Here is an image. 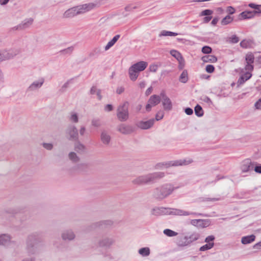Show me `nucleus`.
Returning a JSON list of instances; mask_svg holds the SVG:
<instances>
[{"instance_id":"nucleus-28","label":"nucleus","mask_w":261,"mask_h":261,"mask_svg":"<svg viewBox=\"0 0 261 261\" xmlns=\"http://www.w3.org/2000/svg\"><path fill=\"white\" fill-rule=\"evenodd\" d=\"M186 237H187V241L190 244L194 241L197 240L200 237V234L198 232H194L192 233L190 235L186 236Z\"/></svg>"},{"instance_id":"nucleus-17","label":"nucleus","mask_w":261,"mask_h":261,"mask_svg":"<svg viewBox=\"0 0 261 261\" xmlns=\"http://www.w3.org/2000/svg\"><path fill=\"white\" fill-rule=\"evenodd\" d=\"M147 65L148 63L146 62L140 61L133 64L131 66L138 72H140L144 70L147 67Z\"/></svg>"},{"instance_id":"nucleus-19","label":"nucleus","mask_w":261,"mask_h":261,"mask_svg":"<svg viewBox=\"0 0 261 261\" xmlns=\"http://www.w3.org/2000/svg\"><path fill=\"white\" fill-rule=\"evenodd\" d=\"M75 238V234L71 230H67L62 233V238L63 240L71 241Z\"/></svg>"},{"instance_id":"nucleus-61","label":"nucleus","mask_w":261,"mask_h":261,"mask_svg":"<svg viewBox=\"0 0 261 261\" xmlns=\"http://www.w3.org/2000/svg\"><path fill=\"white\" fill-rule=\"evenodd\" d=\"M186 114L188 115H191L193 113V110L190 108H187L185 110Z\"/></svg>"},{"instance_id":"nucleus-47","label":"nucleus","mask_w":261,"mask_h":261,"mask_svg":"<svg viewBox=\"0 0 261 261\" xmlns=\"http://www.w3.org/2000/svg\"><path fill=\"white\" fill-rule=\"evenodd\" d=\"M239 41V38L235 35H232L229 38V42L231 43H237Z\"/></svg>"},{"instance_id":"nucleus-6","label":"nucleus","mask_w":261,"mask_h":261,"mask_svg":"<svg viewBox=\"0 0 261 261\" xmlns=\"http://www.w3.org/2000/svg\"><path fill=\"white\" fill-rule=\"evenodd\" d=\"M128 103L126 101L120 105L117 109V117L121 122L126 121L129 117Z\"/></svg>"},{"instance_id":"nucleus-41","label":"nucleus","mask_w":261,"mask_h":261,"mask_svg":"<svg viewBox=\"0 0 261 261\" xmlns=\"http://www.w3.org/2000/svg\"><path fill=\"white\" fill-rule=\"evenodd\" d=\"M245 60L246 63L253 64L254 61V57L252 53L247 54L246 55Z\"/></svg>"},{"instance_id":"nucleus-11","label":"nucleus","mask_w":261,"mask_h":261,"mask_svg":"<svg viewBox=\"0 0 261 261\" xmlns=\"http://www.w3.org/2000/svg\"><path fill=\"white\" fill-rule=\"evenodd\" d=\"M44 82L43 78H40L38 81L33 82L27 89V92H31L38 90L43 85Z\"/></svg>"},{"instance_id":"nucleus-55","label":"nucleus","mask_w":261,"mask_h":261,"mask_svg":"<svg viewBox=\"0 0 261 261\" xmlns=\"http://www.w3.org/2000/svg\"><path fill=\"white\" fill-rule=\"evenodd\" d=\"M92 125L95 127H98L100 125V122L99 119H93L92 120Z\"/></svg>"},{"instance_id":"nucleus-53","label":"nucleus","mask_w":261,"mask_h":261,"mask_svg":"<svg viewBox=\"0 0 261 261\" xmlns=\"http://www.w3.org/2000/svg\"><path fill=\"white\" fill-rule=\"evenodd\" d=\"M254 67L252 63H246V64L245 67V69L246 70L248 71H252L253 70Z\"/></svg>"},{"instance_id":"nucleus-1","label":"nucleus","mask_w":261,"mask_h":261,"mask_svg":"<svg viewBox=\"0 0 261 261\" xmlns=\"http://www.w3.org/2000/svg\"><path fill=\"white\" fill-rule=\"evenodd\" d=\"M165 174L162 172H156L142 175L134 178L132 182L136 185H144L152 184L159 179L163 178Z\"/></svg>"},{"instance_id":"nucleus-64","label":"nucleus","mask_w":261,"mask_h":261,"mask_svg":"<svg viewBox=\"0 0 261 261\" xmlns=\"http://www.w3.org/2000/svg\"><path fill=\"white\" fill-rule=\"evenodd\" d=\"M124 91V88L122 87H118L116 90V92L118 94L122 93Z\"/></svg>"},{"instance_id":"nucleus-48","label":"nucleus","mask_w":261,"mask_h":261,"mask_svg":"<svg viewBox=\"0 0 261 261\" xmlns=\"http://www.w3.org/2000/svg\"><path fill=\"white\" fill-rule=\"evenodd\" d=\"M86 166L87 165L85 163H81L77 164L74 168L76 170L83 171Z\"/></svg>"},{"instance_id":"nucleus-32","label":"nucleus","mask_w":261,"mask_h":261,"mask_svg":"<svg viewBox=\"0 0 261 261\" xmlns=\"http://www.w3.org/2000/svg\"><path fill=\"white\" fill-rule=\"evenodd\" d=\"M179 81L182 83H186L188 81V74L186 70H184L179 76Z\"/></svg>"},{"instance_id":"nucleus-4","label":"nucleus","mask_w":261,"mask_h":261,"mask_svg":"<svg viewBox=\"0 0 261 261\" xmlns=\"http://www.w3.org/2000/svg\"><path fill=\"white\" fill-rule=\"evenodd\" d=\"M21 53V50L18 47L0 49V62L13 59Z\"/></svg>"},{"instance_id":"nucleus-7","label":"nucleus","mask_w":261,"mask_h":261,"mask_svg":"<svg viewBox=\"0 0 261 261\" xmlns=\"http://www.w3.org/2000/svg\"><path fill=\"white\" fill-rule=\"evenodd\" d=\"M66 134L69 140L76 141L79 140L78 131L76 126L74 125L70 124L68 126L66 129Z\"/></svg>"},{"instance_id":"nucleus-5","label":"nucleus","mask_w":261,"mask_h":261,"mask_svg":"<svg viewBox=\"0 0 261 261\" xmlns=\"http://www.w3.org/2000/svg\"><path fill=\"white\" fill-rule=\"evenodd\" d=\"M39 241V237L37 233H32L29 235L27 241V250L29 255H33L37 252V248L35 245Z\"/></svg>"},{"instance_id":"nucleus-52","label":"nucleus","mask_w":261,"mask_h":261,"mask_svg":"<svg viewBox=\"0 0 261 261\" xmlns=\"http://www.w3.org/2000/svg\"><path fill=\"white\" fill-rule=\"evenodd\" d=\"M42 145L44 148L48 150H51L53 148V145L51 143H43Z\"/></svg>"},{"instance_id":"nucleus-58","label":"nucleus","mask_w":261,"mask_h":261,"mask_svg":"<svg viewBox=\"0 0 261 261\" xmlns=\"http://www.w3.org/2000/svg\"><path fill=\"white\" fill-rule=\"evenodd\" d=\"M242 76L244 77L245 80L247 81L251 78L252 74L249 72H246L244 74L242 75Z\"/></svg>"},{"instance_id":"nucleus-16","label":"nucleus","mask_w":261,"mask_h":261,"mask_svg":"<svg viewBox=\"0 0 261 261\" xmlns=\"http://www.w3.org/2000/svg\"><path fill=\"white\" fill-rule=\"evenodd\" d=\"M155 122L154 119H150L147 121H141L138 122L137 126L143 129H147L152 127Z\"/></svg>"},{"instance_id":"nucleus-2","label":"nucleus","mask_w":261,"mask_h":261,"mask_svg":"<svg viewBox=\"0 0 261 261\" xmlns=\"http://www.w3.org/2000/svg\"><path fill=\"white\" fill-rule=\"evenodd\" d=\"M151 214L154 216H161L164 215H174L179 216H188L190 215H201L200 214H197L195 213L189 212L179 209L166 208L163 207H156L152 209Z\"/></svg>"},{"instance_id":"nucleus-24","label":"nucleus","mask_w":261,"mask_h":261,"mask_svg":"<svg viewBox=\"0 0 261 261\" xmlns=\"http://www.w3.org/2000/svg\"><path fill=\"white\" fill-rule=\"evenodd\" d=\"M11 237L7 234L0 235V245H6L9 244L11 241Z\"/></svg>"},{"instance_id":"nucleus-12","label":"nucleus","mask_w":261,"mask_h":261,"mask_svg":"<svg viewBox=\"0 0 261 261\" xmlns=\"http://www.w3.org/2000/svg\"><path fill=\"white\" fill-rule=\"evenodd\" d=\"M254 163L252 162L251 160L247 159L243 161L241 169L243 173L252 171L254 168Z\"/></svg>"},{"instance_id":"nucleus-8","label":"nucleus","mask_w":261,"mask_h":261,"mask_svg":"<svg viewBox=\"0 0 261 261\" xmlns=\"http://www.w3.org/2000/svg\"><path fill=\"white\" fill-rule=\"evenodd\" d=\"M193 160L192 159H180L169 161L165 163V165L167 167H170L172 166H186L191 164Z\"/></svg>"},{"instance_id":"nucleus-31","label":"nucleus","mask_w":261,"mask_h":261,"mask_svg":"<svg viewBox=\"0 0 261 261\" xmlns=\"http://www.w3.org/2000/svg\"><path fill=\"white\" fill-rule=\"evenodd\" d=\"M177 245L178 246L182 247L189 245L187 238L186 236L180 237L177 241Z\"/></svg>"},{"instance_id":"nucleus-26","label":"nucleus","mask_w":261,"mask_h":261,"mask_svg":"<svg viewBox=\"0 0 261 261\" xmlns=\"http://www.w3.org/2000/svg\"><path fill=\"white\" fill-rule=\"evenodd\" d=\"M202 61L204 63H216L217 61V58L214 55H207L202 57Z\"/></svg>"},{"instance_id":"nucleus-60","label":"nucleus","mask_w":261,"mask_h":261,"mask_svg":"<svg viewBox=\"0 0 261 261\" xmlns=\"http://www.w3.org/2000/svg\"><path fill=\"white\" fill-rule=\"evenodd\" d=\"M254 170L255 172L261 173V164L256 165V166L254 167Z\"/></svg>"},{"instance_id":"nucleus-34","label":"nucleus","mask_w":261,"mask_h":261,"mask_svg":"<svg viewBox=\"0 0 261 261\" xmlns=\"http://www.w3.org/2000/svg\"><path fill=\"white\" fill-rule=\"evenodd\" d=\"M138 252L142 256H147L150 254V251L148 247H143L140 249Z\"/></svg>"},{"instance_id":"nucleus-10","label":"nucleus","mask_w":261,"mask_h":261,"mask_svg":"<svg viewBox=\"0 0 261 261\" xmlns=\"http://www.w3.org/2000/svg\"><path fill=\"white\" fill-rule=\"evenodd\" d=\"M160 96L164 109L165 111H170L172 108V105L170 98L166 95L164 91H162L160 93Z\"/></svg>"},{"instance_id":"nucleus-40","label":"nucleus","mask_w":261,"mask_h":261,"mask_svg":"<svg viewBox=\"0 0 261 261\" xmlns=\"http://www.w3.org/2000/svg\"><path fill=\"white\" fill-rule=\"evenodd\" d=\"M214 242L207 243V244H205L204 245H203L202 246H201L199 250L201 251H206V250H209V249L212 248L214 247Z\"/></svg>"},{"instance_id":"nucleus-23","label":"nucleus","mask_w":261,"mask_h":261,"mask_svg":"<svg viewBox=\"0 0 261 261\" xmlns=\"http://www.w3.org/2000/svg\"><path fill=\"white\" fill-rule=\"evenodd\" d=\"M100 139L105 145H108L111 141V137L107 132L102 131L101 133Z\"/></svg>"},{"instance_id":"nucleus-35","label":"nucleus","mask_w":261,"mask_h":261,"mask_svg":"<svg viewBox=\"0 0 261 261\" xmlns=\"http://www.w3.org/2000/svg\"><path fill=\"white\" fill-rule=\"evenodd\" d=\"M248 6L254 9V13H261V5H256L254 3H250Z\"/></svg>"},{"instance_id":"nucleus-56","label":"nucleus","mask_w":261,"mask_h":261,"mask_svg":"<svg viewBox=\"0 0 261 261\" xmlns=\"http://www.w3.org/2000/svg\"><path fill=\"white\" fill-rule=\"evenodd\" d=\"M104 110L106 112H110L113 110V107L111 104H107L105 106Z\"/></svg>"},{"instance_id":"nucleus-20","label":"nucleus","mask_w":261,"mask_h":261,"mask_svg":"<svg viewBox=\"0 0 261 261\" xmlns=\"http://www.w3.org/2000/svg\"><path fill=\"white\" fill-rule=\"evenodd\" d=\"M33 22L32 18L25 19L20 24L17 26V30H23L31 26Z\"/></svg>"},{"instance_id":"nucleus-51","label":"nucleus","mask_w":261,"mask_h":261,"mask_svg":"<svg viewBox=\"0 0 261 261\" xmlns=\"http://www.w3.org/2000/svg\"><path fill=\"white\" fill-rule=\"evenodd\" d=\"M215 236L213 235H211V236H208L205 239L204 242L207 243H212V242H213V241L215 240Z\"/></svg>"},{"instance_id":"nucleus-62","label":"nucleus","mask_w":261,"mask_h":261,"mask_svg":"<svg viewBox=\"0 0 261 261\" xmlns=\"http://www.w3.org/2000/svg\"><path fill=\"white\" fill-rule=\"evenodd\" d=\"M254 106L257 109H261V98L255 103Z\"/></svg>"},{"instance_id":"nucleus-9","label":"nucleus","mask_w":261,"mask_h":261,"mask_svg":"<svg viewBox=\"0 0 261 261\" xmlns=\"http://www.w3.org/2000/svg\"><path fill=\"white\" fill-rule=\"evenodd\" d=\"M82 14L79 6L73 7L66 10L63 14V17L66 18H72Z\"/></svg>"},{"instance_id":"nucleus-36","label":"nucleus","mask_w":261,"mask_h":261,"mask_svg":"<svg viewBox=\"0 0 261 261\" xmlns=\"http://www.w3.org/2000/svg\"><path fill=\"white\" fill-rule=\"evenodd\" d=\"M240 16L243 19H248L253 17V14L251 11H244L240 13Z\"/></svg>"},{"instance_id":"nucleus-39","label":"nucleus","mask_w":261,"mask_h":261,"mask_svg":"<svg viewBox=\"0 0 261 261\" xmlns=\"http://www.w3.org/2000/svg\"><path fill=\"white\" fill-rule=\"evenodd\" d=\"M177 35L178 34L176 33L163 30L161 32V33L159 35V36H177Z\"/></svg>"},{"instance_id":"nucleus-14","label":"nucleus","mask_w":261,"mask_h":261,"mask_svg":"<svg viewBox=\"0 0 261 261\" xmlns=\"http://www.w3.org/2000/svg\"><path fill=\"white\" fill-rule=\"evenodd\" d=\"M114 241L112 238L103 237L98 241V246L105 248H109L114 243Z\"/></svg>"},{"instance_id":"nucleus-13","label":"nucleus","mask_w":261,"mask_h":261,"mask_svg":"<svg viewBox=\"0 0 261 261\" xmlns=\"http://www.w3.org/2000/svg\"><path fill=\"white\" fill-rule=\"evenodd\" d=\"M117 130L122 134L129 135L134 132L135 128L132 125L121 124L117 126Z\"/></svg>"},{"instance_id":"nucleus-29","label":"nucleus","mask_w":261,"mask_h":261,"mask_svg":"<svg viewBox=\"0 0 261 261\" xmlns=\"http://www.w3.org/2000/svg\"><path fill=\"white\" fill-rule=\"evenodd\" d=\"M120 35H115L111 40H110L107 44L105 47V50H108L110 47L113 46L115 43L118 41V40L120 38Z\"/></svg>"},{"instance_id":"nucleus-15","label":"nucleus","mask_w":261,"mask_h":261,"mask_svg":"<svg viewBox=\"0 0 261 261\" xmlns=\"http://www.w3.org/2000/svg\"><path fill=\"white\" fill-rule=\"evenodd\" d=\"M100 6L99 3L98 2L96 3H90L88 4H83L80 5L81 11L82 12V14L85 12H88L91 10L95 9V8L99 7Z\"/></svg>"},{"instance_id":"nucleus-22","label":"nucleus","mask_w":261,"mask_h":261,"mask_svg":"<svg viewBox=\"0 0 261 261\" xmlns=\"http://www.w3.org/2000/svg\"><path fill=\"white\" fill-rule=\"evenodd\" d=\"M161 101V96L153 95L151 96L148 99L149 102L152 107H154L159 104Z\"/></svg>"},{"instance_id":"nucleus-21","label":"nucleus","mask_w":261,"mask_h":261,"mask_svg":"<svg viewBox=\"0 0 261 261\" xmlns=\"http://www.w3.org/2000/svg\"><path fill=\"white\" fill-rule=\"evenodd\" d=\"M74 147L75 151L79 153L82 154L86 151V146L79 141H77L75 143Z\"/></svg>"},{"instance_id":"nucleus-59","label":"nucleus","mask_w":261,"mask_h":261,"mask_svg":"<svg viewBox=\"0 0 261 261\" xmlns=\"http://www.w3.org/2000/svg\"><path fill=\"white\" fill-rule=\"evenodd\" d=\"M227 12L229 15L234 13L235 9L231 6H229L227 8Z\"/></svg>"},{"instance_id":"nucleus-57","label":"nucleus","mask_w":261,"mask_h":261,"mask_svg":"<svg viewBox=\"0 0 261 261\" xmlns=\"http://www.w3.org/2000/svg\"><path fill=\"white\" fill-rule=\"evenodd\" d=\"M158 66L155 64H152L149 66V70L151 72H155L158 69Z\"/></svg>"},{"instance_id":"nucleus-30","label":"nucleus","mask_w":261,"mask_h":261,"mask_svg":"<svg viewBox=\"0 0 261 261\" xmlns=\"http://www.w3.org/2000/svg\"><path fill=\"white\" fill-rule=\"evenodd\" d=\"M69 159L73 163H77L80 161V158L74 152H70L68 154Z\"/></svg>"},{"instance_id":"nucleus-27","label":"nucleus","mask_w":261,"mask_h":261,"mask_svg":"<svg viewBox=\"0 0 261 261\" xmlns=\"http://www.w3.org/2000/svg\"><path fill=\"white\" fill-rule=\"evenodd\" d=\"M255 239V236L254 234L245 236L242 238L241 242L243 244H248L253 242Z\"/></svg>"},{"instance_id":"nucleus-42","label":"nucleus","mask_w":261,"mask_h":261,"mask_svg":"<svg viewBox=\"0 0 261 261\" xmlns=\"http://www.w3.org/2000/svg\"><path fill=\"white\" fill-rule=\"evenodd\" d=\"M209 225V221L207 220L199 219L198 227H206Z\"/></svg>"},{"instance_id":"nucleus-54","label":"nucleus","mask_w":261,"mask_h":261,"mask_svg":"<svg viewBox=\"0 0 261 261\" xmlns=\"http://www.w3.org/2000/svg\"><path fill=\"white\" fill-rule=\"evenodd\" d=\"M246 80L244 79V77H243L242 75L239 77V79L238 80L237 82V86L238 87L240 86V85L243 84Z\"/></svg>"},{"instance_id":"nucleus-46","label":"nucleus","mask_w":261,"mask_h":261,"mask_svg":"<svg viewBox=\"0 0 261 261\" xmlns=\"http://www.w3.org/2000/svg\"><path fill=\"white\" fill-rule=\"evenodd\" d=\"M212 51V49L208 46H204L202 48L201 51L205 54H210Z\"/></svg>"},{"instance_id":"nucleus-43","label":"nucleus","mask_w":261,"mask_h":261,"mask_svg":"<svg viewBox=\"0 0 261 261\" xmlns=\"http://www.w3.org/2000/svg\"><path fill=\"white\" fill-rule=\"evenodd\" d=\"M164 233L168 237H173L177 234V233L172 230L166 229L164 230Z\"/></svg>"},{"instance_id":"nucleus-37","label":"nucleus","mask_w":261,"mask_h":261,"mask_svg":"<svg viewBox=\"0 0 261 261\" xmlns=\"http://www.w3.org/2000/svg\"><path fill=\"white\" fill-rule=\"evenodd\" d=\"M194 111L195 115L198 117H201L203 116V111L200 105H197L194 108Z\"/></svg>"},{"instance_id":"nucleus-18","label":"nucleus","mask_w":261,"mask_h":261,"mask_svg":"<svg viewBox=\"0 0 261 261\" xmlns=\"http://www.w3.org/2000/svg\"><path fill=\"white\" fill-rule=\"evenodd\" d=\"M113 221L110 220H103L99 222L95 223L92 224V228H95L97 227H105L111 226L113 224Z\"/></svg>"},{"instance_id":"nucleus-50","label":"nucleus","mask_w":261,"mask_h":261,"mask_svg":"<svg viewBox=\"0 0 261 261\" xmlns=\"http://www.w3.org/2000/svg\"><path fill=\"white\" fill-rule=\"evenodd\" d=\"M164 117V112L162 111H160L157 112L155 115V120L159 121L161 120Z\"/></svg>"},{"instance_id":"nucleus-3","label":"nucleus","mask_w":261,"mask_h":261,"mask_svg":"<svg viewBox=\"0 0 261 261\" xmlns=\"http://www.w3.org/2000/svg\"><path fill=\"white\" fill-rule=\"evenodd\" d=\"M178 188L174 187L171 184L163 185L154 190V196L157 199H163L170 195L174 190Z\"/></svg>"},{"instance_id":"nucleus-33","label":"nucleus","mask_w":261,"mask_h":261,"mask_svg":"<svg viewBox=\"0 0 261 261\" xmlns=\"http://www.w3.org/2000/svg\"><path fill=\"white\" fill-rule=\"evenodd\" d=\"M233 20V18L230 16L229 15H227L222 19V20L221 21V24L222 25H227L231 23Z\"/></svg>"},{"instance_id":"nucleus-25","label":"nucleus","mask_w":261,"mask_h":261,"mask_svg":"<svg viewBox=\"0 0 261 261\" xmlns=\"http://www.w3.org/2000/svg\"><path fill=\"white\" fill-rule=\"evenodd\" d=\"M139 73L134 69L132 66L129 68L128 74L130 79L133 81H135L139 76Z\"/></svg>"},{"instance_id":"nucleus-38","label":"nucleus","mask_w":261,"mask_h":261,"mask_svg":"<svg viewBox=\"0 0 261 261\" xmlns=\"http://www.w3.org/2000/svg\"><path fill=\"white\" fill-rule=\"evenodd\" d=\"M171 55L175 57L178 61H184V58L181 54L175 50H172L170 51Z\"/></svg>"},{"instance_id":"nucleus-49","label":"nucleus","mask_w":261,"mask_h":261,"mask_svg":"<svg viewBox=\"0 0 261 261\" xmlns=\"http://www.w3.org/2000/svg\"><path fill=\"white\" fill-rule=\"evenodd\" d=\"M205 70L207 73H213L215 70V67L213 65H207L205 67Z\"/></svg>"},{"instance_id":"nucleus-45","label":"nucleus","mask_w":261,"mask_h":261,"mask_svg":"<svg viewBox=\"0 0 261 261\" xmlns=\"http://www.w3.org/2000/svg\"><path fill=\"white\" fill-rule=\"evenodd\" d=\"M213 13V11L210 9H205L202 11L200 15V16H210Z\"/></svg>"},{"instance_id":"nucleus-44","label":"nucleus","mask_w":261,"mask_h":261,"mask_svg":"<svg viewBox=\"0 0 261 261\" xmlns=\"http://www.w3.org/2000/svg\"><path fill=\"white\" fill-rule=\"evenodd\" d=\"M70 121L74 123H77L79 121V118L77 114L75 113H72L69 118Z\"/></svg>"},{"instance_id":"nucleus-63","label":"nucleus","mask_w":261,"mask_h":261,"mask_svg":"<svg viewBox=\"0 0 261 261\" xmlns=\"http://www.w3.org/2000/svg\"><path fill=\"white\" fill-rule=\"evenodd\" d=\"M136 6H133L132 5H128L125 7V10L126 11H130L133 10V9H136Z\"/></svg>"}]
</instances>
